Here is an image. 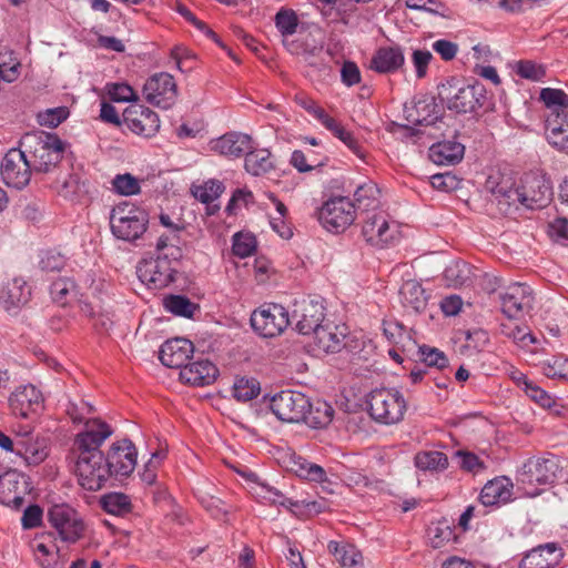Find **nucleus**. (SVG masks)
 Returning a JSON list of instances; mask_svg holds the SVG:
<instances>
[{
	"mask_svg": "<svg viewBox=\"0 0 568 568\" xmlns=\"http://www.w3.org/2000/svg\"><path fill=\"white\" fill-rule=\"evenodd\" d=\"M178 12L187 21L190 22L191 24H193L197 30H200L201 32H203L204 34H206L207 37L212 38V39H215L216 34L214 33L213 30H211L209 28V26L199 20L194 13L191 12V10L183 6V4H179L178 6Z\"/></svg>",
	"mask_w": 568,
	"mask_h": 568,
	"instance_id": "e2e57ef3",
	"label": "nucleus"
},
{
	"mask_svg": "<svg viewBox=\"0 0 568 568\" xmlns=\"http://www.w3.org/2000/svg\"><path fill=\"white\" fill-rule=\"evenodd\" d=\"M102 508L112 515H124L131 510L130 498L122 493H111L102 497Z\"/></svg>",
	"mask_w": 568,
	"mask_h": 568,
	"instance_id": "09e8293b",
	"label": "nucleus"
},
{
	"mask_svg": "<svg viewBox=\"0 0 568 568\" xmlns=\"http://www.w3.org/2000/svg\"><path fill=\"white\" fill-rule=\"evenodd\" d=\"M454 538V531L445 521H439L428 528V539L433 548L445 546Z\"/></svg>",
	"mask_w": 568,
	"mask_h": 568,
	"instance_id": "8fccbe9b",
	"label": "nucleus"
},
{
	"mask_svg": "<svg viewBox=\"0 0 568 568\" xmlns=\"http://www.w3.org/2000/svg\"><path fill=\"white\" fill-rule=\"evenodd\" d=\"M20 146L36 174L55 169L64 152V143L59 136L43 131L26 133L20 140Z\"/></svg>",
	"mask_w": 568,
	"mask_h": 568,
	"instance_id": "7ed1b4c3",
	"label": "nucleus"
},
{
	"mask_svg": "<svg viewBox=\"0 0 568 568\" xmlns=\"http://www.w3.org/2000/svg\"><path fill=\"white\" fill-rule=\"evenodd\" d=\"M34 173L23 149H10L1 163V175L9 186L22 189L29 184L31 174Z\"/></svg>",
	"mask_w": 568,
	"mask_h": 568,
	"instance_id": "2eb2a0df",
	"label": "nucleus"
},
{
	"mask_svg": "<svg viewBox=\"0 0 568 568\" xmlns=\"http://www.w3.org/2000/svg\"><path fill=\"white\" fill-rule=\"evenodd\" d=\"M293 317L296 321V329L303 335L314 333L323 324L325 307L322 301L303 298L295 302Z\"/></svg>",
	"mask_w": 568,
	"mask_h": 568,
	"instance_id": "f3484780",
	"label": "nucleus"
},
{
	"mask_svg": "<svg viewBox=\"0 0 568 568\" xmlns=\"http://www.w3.org/2000/svg\"><path fill=\"white\" fill-rule=\"evenodd\" d=\"M545 374L550 378L568 379V358H554L552 363L545 367Z\"/></svg>",
	"mask_w": 568,
	"mask_h": 568,
	"instance_id": "680f3d73",
	"label": "nucleus"
},
{
	"mask_svg": "<svg viewBox=\"0 0 568 568\" xmlns=\"http://www.w3.org/2000/svg\"><path fill=\"white\" fill-rule=\"evenodd\" d=\"M539 99L549 109L548 115L568 113V94L564 90L544 88L540 91Z\"/></svg>",
	"mask_w": 568,
	"mask_h": 568,
	"instance_id": "37998d69",
	"label": "nucleus"
},
{
	"mask_svg": "<svg viewBox=\"0 0 568 568\" xmlns=\"http://www.w3.org/2000/svg\"><path fill=\"white\" fill-rule=\"evenodd\" d=\"M524 392L527 396H529L534 402L539 404L541 407L549 408L555 403L552 397L541 389L539 386L535 384H530L528 387L524 388Z\"/></svg>",
	"mask_w": 568,
	"mask_h": 568,
	"instance_id": "338daca9",
	"label": "nucleus"
},
{
	"mask_svg": "<svg viewBox=\"0 0 568 568\" xmlns=\"http://www.w3.org/2000/svg\"><path fill=\"white\" fill-rule=\"evenodd\" d=\"M487 184L496 197L504 199L508 204L518 202L528 209L545 207L552 196L549 180L537 172L525 173L516 187L509 179L504 178L499 182L490 178Z\"/></svg>",
	"mask_w": 568,
	"mask_h": 568,
	"instance_id": "f03ea898",
	"label": "nucleus"
},
{
	"mask_svg": "<svg viewBox=\"0 0 568 568\" xmlns=\"http://www.w3.org/2000/svg\"><path fill=\"white\" fill-rule=\"evenodd\" d=\"M224 189L221 181L209 180L202 185L193 186L192 194L196 200L206 204L207 215H214L220 210V205L214 202L221 196Z\"/></svg>",
	"mask_w": 568,
	"mask_h": 568,
	"instance_id": "c9c22d12",
	"label": "nucleus"
},
{
	"mask_svg": "<svg viewBox=\"0 0 568 568\" xmlns=\"http://www.w3.org/2000/svg\"><path fill=\"white\" fill-rule=\"evenodd\" d=\"M432 48L445 61L453 60L458 52V45L445 39L436 40Z\"/></svg>",
	"mask_w": 568,
	"mask_h": 568,
	"instance_id": "0e129e2a",
	"label": "nucleus"
},
{
	"mask_svg": "<svg viewBox=\"0 0 568 568\" xmlns=\"http://www.w3.org/2000/svg\"><path fill=\"white\" fill-rule=\"evenodd\" d=\"M211 150L230 158H240L252 149V138L248 134L239 132H229L212 140Z\"/></svg>",
	"mask_w": 568,
	"mask_h": 568,
	"instance_id": "a878e982",
	"label": "nucleus"
},
{
	"mask_svg": "<svg viewBox=\"0 0 568 568\" xmlns=\"http://www.w3.org/2000/svg\"><path fill=\"white\" fill-rule=\"evenodd\" d=\"M31 297V287L21 277H13L2 283L0 303L10 312L24 306Z\"/></svg>",
	"mask_w": 568,
	"mask_h": 568,
	"instance_id": "393cba45",
	"label": "nucleus"
},
{
	"mask_svg": "<svg viewBox=\"0 0 568 568\" xmlns=\"http://www.w3.org/2000/svg\"><path fill=\"white\" fill-rule=\"evenodd\" d=\"M244 168L251 175H264L274 169V160L267 149H250L245 154Z\"/></svg>",
	"mask_w": 568,
	"mask_h": 568,
	"instance_id": "e433bc0d",
	"label": "nucleus"
},
{
	"mask_svg": "<svg viewBox=\"0 0 568 568\" xmlns=\"http://www.w3.org/2000/svg\"><path fill=\"white\" fill-rule=\"evenodd\" d=\"M169 254H159L156 258L143 260L138 264L136 274L150 288L161 290L174 281L176 263L181 256L179 247L172 245Z\"/></svg>",
	"mask_w": 568,
	"mask_h": 568,
	"instance_id": "423d86ee",
	"label": "nucleus"
},
{
	"mask_svg": "<svg viewBox=\"0 0 568 568\" xmlns=\"http://www.w3.org/2000/svg\"><path fill=\"white\" fill-rule=\"evenodd\" d=\"M346 327L338 326L333 323H327L318 327L313 333V342L311 343L312 351L320 354L337 353L345 343Z\"/></svg>",
	"mask_w": 568,
	"mask_h": 568,
	"instance_id": "412c9836",
	"label": "nucleus"
},
{
	"mask_svg": "<svg viewBox=\"0 0 568 568\" xmlns=\"http://www.w3.org/2000/svg\"><path fill=\"white\" fill-rule=\"evenodd\" d=\"M123 122L129 130L145 138L153 136L160 129L159 115L142 104H131L123 112Z\"/></svg>",
	"mask_w": 568,
	"mask_h": 568,
	"instance_id": "a211bd4d",
	"label": "nucleus"
},
{
	"mask_svg": "<svg viewBox=\"0 0 568 568\" xmlns=\"http://www.w3.org/2000/svg\"><path fill=\"white\" fill-rule=\"evenodd\" d=\"M164 308L178 316L192 317L199 306L183 295H169L163 300Z\"/></svg>",
	"mask_w": 568,
	"mask_h": 568,
	"instance_id": "49530a36",
	"label": "nucleus"
},
{
	"mask_svg": "<svg viewBox=\"0 0 568 568\" xmlns=\"http://www.w3.org/2000/svg\"><path fill=\"white\" fill-rule=\"evenodd\" d=\"M438 97L449 110L457 113L474 112L484 105L485 89L481 84L466 85L457 78H450L438 87Z\"/></svg>",
	"mask_w": 568,
	"mask_h": 568,
	"instance_id": "39448f33",
	"label": "nucleus"
},
{
	"mask_svg": "<svg viewBox=\"0 0 568 568\" xmlns=\"http://www.w3.org/2000/svg\"><path fill=\"white\" fill-rule=\"evenodd\" d=\"M465 146L456 141H443L429 148V159L438 165L458 163L464 156Z\"/></svg>",
	"mask_w": 568,
	"mask_h": 568,
	"instance_id": "72a5a7b5",
	"label": "nucleus"
},
{
	"mask_svg": "<svg viewBox=\"0 0 568 568\" xmlns=\"http://www.w3.org/2000/svg\"><path fill=\"white\" fill-rule=\"evenodd\" d=\"M342 82L347 87H353L361 82V71L353 61H345L341 69Z\"/></svg>",
	"mask_w": 568,
	"mask_h": 568,
	"instance_id": "052dcab7",
	"label": "nucleus"
},
{
	"mask_svg": "<svg viewBox=\"0 0 568 568\" xmlns=\"http://www.w3.org/2000/svg\"><path fill=\"white\" fill-rule=\"evenodd\" d=\"M355 217V205L344 196L329 199L323 204L318 213L323 226L335 233L344 232L353 224Z\"/></svg>",
	"mask_w": 568,
	"mask_h": 568,
	"instance_id": "9d476101",
	"label": "nucleus"
},
{
	"mask_svg": "<svg viewBox=\"0 0 568 568\" xmlns=\"http://www.w3.org/2000/svg\"><path fill=\"white\" fill-rule=\"evenodd\" d=\"M256 250V239L248 233H236L233 236L232 251L234 255L245 258L251 256Z\"/></svg>",
	"mask_w": 568,
	"mask_h": 568,
	"instance_id": "3c124183",
	"label": "nucleus"
},
{
	"mask_svg": "<svg viewBox=\"0 0 568 568\" xmlns=\"http://www.w3.org/2000/svg\"><path fill=\"white\" fill-rule=\"evenodd\" d=\"M471 267L464 261H453L444 271L448 286L462 287L470 284Z\"/></svg>",
	"mask_w": 568,
	"mask_h": 568,
	"instance_id": "a19ab883",
	"label": "nucleus"
},
{
	"mask_svg": "<svg viewBox=\"0 0 568 568\" xmlns=\"http://www.w3.org/2000/svg\"><path fill=\"white\" fill-rule=\"evenodd\" d=\"M112 433L109 424L92 418L84 422V429L74 438L75 474L79 484L87 490L101 489L110 478V468L100 447Z\"/></svg>",
	"mask_w": 568,
	"mask_h": 568,
	"instance_id": "f257e3e1",
	"label": "nucleus"
},
{
	"mask_svg": "<svg viewBox=\"0 0 568 568\" xmlns=\"http://www.w3.org/2000/svg\"><path fill=\"white\" fill-rule=\"evenodd\" d=\"M368 412L376 422L392 425L399 423L407 409L403 394L395 388H378L369 393Z\"/></svg>",
	"mask_w": 568,
	"mask_h": 568,
	"instance_id": "0eeeda50",
	"label": "nucleus"
},
{
	"mask_svg": "<svg viewBox=\"0 0 568 568\" xmlns=\"http://www.w3.org/2000/svg\"><path fill=\"white\" fill-rule=\"evenodd\" d=\"M500 334L520 347H527L529 344L536 343V337L525 325H519L513 320L501 323L499 326Z\"/></svg>",
	"mask_w": 568,
	"mask_h": 568,
	"instance_id": "ea45409f",
	"label": "nucleus"
},
{
	"mask_svg": "<svg viewBox=\"0 0 568 568\" xmlns=\"http://www.w3.org/2000/svg\"><path fill=\"white\" fill-rule=\"evenodd\" d=\"M546 139L554 149L568 154V113L547 116Z\"/></svg>",
	"mask_w": 568,
	"mask_h": 568,
	"instance_id": "c85d7f7f",
	"label": "nucleus"
},
{
	"mask_svg": "<svg viewBox=\"0 0 568 568\" xmlns=\"http://www.w3.org/2000/svg\"><path fill=\"white\" fill-rule=\"evenodd\" d=\"M412 58H413V64L415 67L417 78H419V79L424 78L427 73L428 64H429L430 60L433 59L432 53L427 50L418 49L413 52Z\"/></svg>",
	"mask_w": 568,
	"mask_h": 568,
	"instance_id": "69168bd1",
	"label": "nucleus"
},
{
	"mask_svg": "<svg viewBox=\"0 0 568 568\" xmlns=\"http://www.w3.org/2000/svg\"><path fill=\"white\" fill-rule=\"evenodd\" d=\"M219 374L216 366L209 359L187 363L180 371V379L189 385L205 386L212 384Z\"/></svg>",
	"mask_w": 568,
	"mask_h": 568,
	"instance_id": "bb28decb",
	"label": "nucleus"
},
{
	"mask_svg": "<svg viewBox=\"0 0 568 568\" xmlns=\"http://www.w3.org/2000/svg\"><path fill=\"white\" fill-rule=\"evenodd\" d=\"M21 521L26 529L40 526L42 521V509L38 505L28 506L23 511Z\"/></svg>",
	"mask_w": 568,
	"mask_h": 568,
	"instance_id": "774afa93",
	"label": "nucleus"
},
{
	"mask_svg": "<svg viewBox=\"0 0 568 568\" xmlns=\"http://www.w3.org/2000/svg\"><path fill=\"white\" fill-rule=\"evenodd\" d=\"M418 353L420 355V361L428 367L444 369L448 366V358L446 357L445 353L436 347L423 345L419 346Z\"/></svg>",
	"mask_w": 568,
	"mask_h": 568,
	"instance_id": "864d4df0",
	"label": "nucleus"
},
{
	"mask_svg": "<svg viewBox=\"0 0 568 568\" xmlns=\"http://www.w3.org/2000/svg\"><path fill=\"white\" fill-rule=\"evenodd\" d=\"M148 225V212L132 202H120L110 212L111 232L118 240L134 242L145 233Z\"/></svg>",
	"mask_w": 568,
	"mask_h": 568,
	"instance_id": "20e7f679",
	"label": "nucleus"
},
{
	"mask_svg": "<svg viewBox=\"0 0 568 568\" xmlns=\"http://www.w3.org/2000/svg\"><path fill=\"white\" fill-rule=\"evenodd\" d=\"M405 57L400 47L379 48L373 55L371 68L378 73H394L404 65Z\"/></svg>",
	"mask_w": 568,
	"mask_h": 568,
	"instance_id": "c756f323",
	"label": "nucleus"
},
{
	"mask_svg": "<svg viewBox=\"0 0 568 568\" xmlns=\"http://www.w3.org/2000/svg\"><path fill=\"white\" fill-rule=\"evenodd\" d=\"M48 519L63 541L75 542L84 532L85 525L80 514L67 504H58L48 510Z\"/></svg>",
	"mask_w": 568,
	"mask_h": 568,
	"instance_id": "9b49d317",
	"label": "nucleus"
},
{
	"mask_svg": "<svg viewBox=\"0 0 568 568\" xmlns=\"http://www.w3.org/2000/svg\"><path fill=\"white\" fill-rule=\"evenodd\" d=\"M138 452L129 439L113 443L105 457L110 477H128L136 466Z\"/></svg>",
	"mask_w": 568,
	"mask_h": 568,
	"instance_id": "dca6fc26",
	"label": "nucleus"
},
{
	"mask_svg": "<svg viewBox=\"0 0 568 568\" xmlns=\"http://www.w3.org/2000/svg\"><path fill=\"white\" fill-rule=\"evenodd\" d=\"M355 210L364 215L381 209V190L373 181L358 185L354 192Z\"/></svg>",
	"mask_w": 568,
	"mask_h": 568,
	"instance_id": "2f4dec72",
	"label": "nucleus"
},
{
	"mask_svg": "<svg viewBox=\"0 0 568 568\" xmlns=\"http://www.w3.org/2000/svg\"><path fill=\"white\" fill-rule=\"evenodd\" d=\"M29 491L30 483L22 474L9 470L0 475V504L20 509Z\"/></svg>",
	"mask_w": 568,
	"mask_h": 568,
	"instance_id": "6ab92c4d",
	"label": "nucleus"
},
{
	"mask_svg": "<svg viewBox=\"0 0 568 568\" xmlns=\"http://www.w3.org/2000/svg\"><path fill=\"white\" fill-rule=\"evenodd\" d=\"M362 234L367 243L384 247L396 240L397 226L389 222L388 214L383 210H376L364 214L362 220Z\"/></svg>",
	"mask_w": 568,
	"mask_h": 568,
	"instance_id": "f8f14e48",
	"label": "nucleus"
},
{
	"mask_svg": "<svg viewBox=\"0 0 568 568\" xmlns=\"http://www.w3.org/2000/svg\"><path fill=\"white\" fill-rule=\"evenodd\" d=\"M108 94L114 102H131L138 100L135 91L126 83H113L109 85Z\"/></svg>",
	"mask_w": 568,
	"mask_h": 568,
	"instance_id": "4d7b16f0",
	"label": "nucleus"
},
{
	"mask_svg": "<svg viewBox=\"0 0 568 568\" xmlns=\"http://www.w3.org/2000/svg\"><path fill=\"white\" fill-rule=\"evenodd\" d=\"M564 557L565 551L557 542H547L527 551L519 568H556Z\"/></svg>",
	"mask_w": 568,
	"mask_h": 568,
	"instance_id": "4be33fe9",
	"label": "nucleus"
},
{
	"mask_svg": "<svg viewBox=\"0 0 568 568\" xmlns=\"http://www.w3.org/2000/svg\"><path fill=\"white\" fill-rule=\"evenodd\" d=\"M529 286L514 283L500 295L501 311L510 320L521 317L532 307Z\"/></svg>",
	"mask_w": 568,
	"mask_h": 568,
	"instance_id": "aec40b11",
	"label": "nucleus"
},
{
	"mask_svg": "<svg viewBox=\"0 0 568 568\" xmlns=\"http://www.w3.org/2000/svg\"><path fill=\"white\" fill-rule=\"evenodd\" d=\"M559 469V460L555 455L546 453L541 456H532L518 470L517 481L527 486L551 484Z\"/></svg>",
	"mask_w": 568,
	"mask_h": 568,
	"instance_id": "6e6552de",
	"label": "nucleus"
},
{
	"mask_svg": "<svg viewBox=\"0 0 568 568\" xmlns=\"http://www.w3.org/2000/svg\"><path fill=\"white\" fill-rule=\"evenodd\" d=\"M516 73L523 79L540 81L545 77L546 70L534 61L521 60L516 64Z\"/></svg>",
	"mask_w": 568,
	"mask_h": 568,
	"instance_id": "6e6d98bb",
	"label": "nucleus"
},
{
	"mask_svg": "<svg viewBox=\"0 0 568 568\" xmlns=\"http://www.w3.org/2000/svg\"><path fill=\"white\" fill-rule=\"evenodd\" d=\"M455 456L459 460V466L462 469L471 471V473H479L485 468L484 463L478 458L477 455L464 452V450H457L455 453Z\"/></svg>",
	"mask_w": 568,
	"mask_h": 568,
	"instance_id": "bf43d9fd",
	"label": "nucleus"
},
{
	"mask_svg": "<svg viewBox=\"0 0 568 568\" xmlns=\"http://www.w3.org/2000/svg\"><path fill=\"white\" fill-rule=\"evenodd\" d=\"M400 302L402 305L414 313H422L426 310L428 303V296L422 284L417 281H406L400 290Z\"/></svg>",
	"mask_w": 568,
	"mask_h": 568,
	"instance_id": "473e14b6",
	"label": "nucleus"
},
{
	"mask_svg": "<svg viewBox=\"0 0 568 568\" xmlns=\"http://www.w3.org/2000/svg\"><path fill=\"white\" fill-rule=\"evenodd\" d=\"M514 484L506 476L496 477L483 487L479 500L485 506H498L513 499Z\"/></svg>",
	"mask_w": 568,
	"mask_h": 568,
	"instance_id": "cd10ccee",
	"label": "nucleus"
},
{
	"mask_svg": "<svg viewBox=\"0 0 568 568\" xmlns=\"http://www.w3.org/2000/svg\"><path fill=\"white\" fill-rule=\"evenodd\" d=\"M305 424L313 428H323L331 424L334 417V408L325 400L308 399L307 409H305Z\"/></svg>",
	"mask_w": 568,
	"mask_h": 568,
	"instance_id": "4c0bfd02",
	"label": "nucleus"
},
{
	"mask_svg": "<svg viewBox=\"0 0 568 568\" xmlns=\"http://www.w3.org/2000/svg\"><path fill=\"white\" fill-rule=\"evenodd\" d=\"M327 549L343 568H363V556L354 545L332 540Z\"/></svg>",
	"mask_w": 568,
	"mask_h": 568,
	"instance_id": "f704fd0d",
	"label": "nucleus"
},
{
	"mask_svg": "<svg viewBox=\"0 0 568 568\" xmlns=\"http://www.w3.org/2000/svg\"><path fill=\"white\" fill-rule=\"evenodd\" d=\"M415 466L420 470L440 471L448 467V457L438 450H424L415 455Z\"/></svg>",
	"mask_w": 568,
	"mask_h": 568,
	"instance_id": "79ce46f5",
	"label": "nucleus"
},
{
	"mask_svg": "<svg viewBox=\"0 0 568 568\" xmlns=\"http://www.w3.org/2000/svg\"><path fill=\"white\" fill-rule=\"evenodd\" d=\"M308 397L291 389L282 390L271 399V409L275 416L287 423H300L305 419Z\"/></svg>",
	"mask_w": 568,
	"mask_h": 568,
	"instance_id": "4468645a",
	"label": "nucleus"
},
{
	"mask_svg": "<svg viewBox=\"0 0 568 568\" xmlns=\"http://www.w3.org/2000/svg\"><path fill=\"white\" fill-rule=\"evenodd\" d=\"M75 283L69 277H60L50 286V294L54 303L60 306L68 305L75 296Z\"/></svg>",
	"mask_w": 568,
	"mask_h": 568,
	"instance_id": "a18cd8bd",
	"label": "nucleus"
},
{
	"mask_svg": "<svg viewBox=\"0 0 568 568\" xmlns=\"http://www.w3.org/2000/svg\"><path fill=\"white\" fill-rule=\"evenodd\" d=\"M275 24L283 36H292L296 32L298 18L293 10L281 9L275 16Z\"/></svg>",
	"mask_w": 568,
	"mask_h": 568,
	"instance_id": "5fc2aeb1",
	"label": "nucleus"
},
{
	"mask_svg": "<svg viewBox=\"0 0 568 568\" xmlns=\"http://www.w3.org/2000/svg\"><path fill=\"white\" fill-rule=\"evenodd\" d=\"M65 265V257L54 251H47L40 260V267L45 272L61 271Z\"/></svg>",
	"mask_w": 568,
	"mask_h": 568,
	"instance_id": "13d9d810",
	"label": "nucleus"
},
{
	"mask_svg": "<svg viewBox=\"0 0 568 568\" xmlns=\"http://www.w3.org/2000/svg\"><path fill=\"white\" fill-rule=\"evenodd\" d=\"M291 470L298 477L323 483L326 480V471L317 464L311 463L302 457H293L291 460Z\"/></svg>",
	"mask_w": 568,
	"mask_h": 568,
	"instance_id": "c03bdc74",
	"label": "nucleus"
},
{
	"mask_svg": "<svg viewBox=\"0 0 568 568\" xmlns=\"http://www.w3.org/2000/svg\"><path fill=\"white\" fill-rule=\"evenodd\" d=\"M112 185L116 193L124 196L135 195L141 190L139 180L130 173L115 175Z\"/></svg>",
	"mask_w": 568,
	"mask_h": 568,
	"instance_id": "603ef678",
	"label": "nucleus"
},
{
	"mask_svg": "<svg viewBox=\"0 0 568 568\" xmlns=\"http://www.w3.org/2000/svg\"><path fill=\"white\" fill-rule=\"evenodd\" d=\"M261 386L257 379L237 377L233 385V396L240 402H248L258 396Z\"/></svg>",
	"mask_w": 568,
	"mask_h": 568,
	"instance_id": "de8ad7c7",
	"label": "nucleus"
},
{
	"mask_svg": "<svg viewBox=\"0 0 568 568\" xmlns=\"http://www.w3.org/2000/svg\"><path fill=\"white\" fill-rule=\"evenodd\" d=\"M192 353V342L185 338H173L161 346L159 358L163 365L181 371L189 363Z\"/></svg>",
	"mask_w": 568,
	"mask_h": 568,
	"instance_id": "b1692460",
	"label": "nucleus"
},
{
	"mask_svg": "<svg viewBox=\"0 0 568 568\" xmlns=\"http://www.w3.org/2000/svg\"><path fill=\"white\" fill-rule=\"evenodd\" d=\"M143 97L152 105L171 108L178 98V85L173 75L166 72L151 75L143 85Z\"/></svg>",
	"mask_w": 568,
	"mask_h": 568,
	"instance_id": "ddd939ff",
	"label": "nucleus"
},
{
	"mask_svg": "<svg viewBox=\"0 0 568 568\" xmlns=\"http://www.w3.org/2000/svg\"><path fill=\"white\" fill-rule=\"evenodd\" d=\"M43 397L41 392L33 385L18 387L9 397V405L12 413L22 418L37 414L42 408Z\"/></svg>",
	"mask_w": 568,
	"mask_h": 568,
	"instance_id": "5701e85b",
	"label": "nucleus"
},
{
	"mask_svg": "<svg viewBox=\"0 0 568 568\" xmlns=\"http://www.w3.org/2000/svg\"><path fill=\"white\" fill-rule=\"evenodd\" d=\"M251 326L263 337H275L284 332L290 324L287 310L275 303H267L254 310L251 318Z\"/></svg>",
	"mask_w": 568,
	"mask_h": 568,
	"instance_id": "1a4fd4ad",
	"label": "nucleus"
},
{
	"mask_svg": "<svg viewBox=\"0 0 568 568\" xmlns=\"http://www.w3.org/2000/svg\"><path fill=\"white\" fill-rule=\"evenodd\" d=\"M12 455L14 458L11 459V463L31 466L43 462L47 457V452L38 442L31 438L18 437Z\"/></svg>",
	"mask_w": 568,
	"mask_h": 568,
	"instance_id": "7c9ffc66",
	"label": "nucleus"
},
{
	"mask_svg": "<svg viewBox=\"0 0 568 568\" xmlns=\"http://www.w3.org/2000/svg\"><path fill=\"white\" fill-rule=\"evenodd\" d=\"M439 118L437 105L434 101L419 100L412 110L407 111V120L415 125H433Z\"/></svg>",
	"mask_w": 568,
	"mask_h": 568,
	"instance_id": "58836bf2",
	"label": "nucleus"
}]
</instances>
